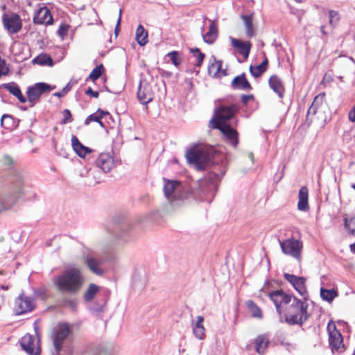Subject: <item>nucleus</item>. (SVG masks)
<instances>
[{"mask_svg": "<svg viewBox=\"0 0 355 355\" xmlns=\"http://www.w3.org/2000/svg\"><path fill=\"white\" fill-rule=\"evenodd\" d=\"M84 281L81 270L77 268H71L57 277L55 284L60 291L74 295L81 289Z\"/></svg>", "mask_w": 355, "mask_h": 355, "instance_id": "obj_1", "label": "nucleus"}, {"mask_svg": "<svg viewBox=\"0 0 355 355\" xmlns=\"http://www.w3.org/2000/svg\"><path fill=\"white\" fill-rule=\"evenodd\" d=\"M226 159L223 156L218 159L215 158L211 171L203 180H200V187L202 192H209L213 196L218 183L226 172Z\"/></svg>", "mask_w": 355, "mask_h": 355, "instance_id": "obj_2", "label": "nucleus"}, {"mask_svg": "<svg viewBox=\"0 0 355 355\" xmlns=\"http://www.w3.org/2000/svg\"><path fill=\"white\" fill-rule=\"evenodd\" d=\"M324 94L316 96L309 107L303 125L308 128L313 123L323 127L326 123Z\"/></svg>", "mask_w": 355, "mask_h": 355, "instance_id": "obj_3", "label": "nucleus"}, {"mask_svg": "<svg viewBox=\"0 0 355 355\" xmlns=\"http://www.w3.org/2000/svg\"><path fill=\"white\" fill-rule=\"evenodd\" d=\"M288 309V315L286 317V322L291 325H302L309 318L307 312L308 304L306 300L302 301L294 297Z\"/></svg>", "mask_w": 355, "mask_h": 355, "instance_id": "obj_4", "label": "nucleus"}, {"mask_svg": "<svg viewBox=\"0 0 355 355\" xmlns=\"http://www.w3.org/2000/svg\"><path fill=\"white\" fill-rule=\"evenodd\" d=\"M164 181L165 182L164 187L165 197L173 207L179 206L185 198L182 184L178 181L168 180L165 178H164Z\"/></svg>", "mask_w": 355, "mask_h": 355, "instance_id": "obj_5", "label": "nucleus"}, {"mask_svg": "<svg viewBox=\"0 0 355 355\" xmlns=\"http://www.w3.org/2000/svg\"><path fill=\"white\" fill-rule=\"evenodd\" d=\"M10 190L7 193L17 202L24 193V177L18 171H13L9 176Z\"/></svg>", "mask_w": 355, "mask_h": 355, "instance_id": "obj_6", "label": "nucleus"}, {"mask_svg": "<svg viewBox=\"0 0 355 355\" xmlns=\"http://www.w3.org/2000/svg\"><path fill=\"white\" fill-rule=\"evenodd\" d=\"M70 329L67 324H59L52 336L53 346L56 353H60L62 346L69 340Z\"/></svg>", "mask_w": 355, "mask_h": 355, "instance_id": "obj_7", "label": "nucleus"}, {"mask_svg": "<svg viewBox=\"0 0 355 355\" xmlns=\"http://www.w3.org/2000/svg\"><path fill=\"white\" fill-rule=\"evenodd\" d=\"M186 157L188 162L193 164L199 171L204 169L205 164L209 161V157L206 154L205 150L198 148L189 150Z\"/></svg>", "mask_w": 355, "mask_h": 355, "instance_id": "obj_8", "label": "nucleus"}, {"mask_svg": "<svg viewBox=\"0 0 355 355\" xmlns=\"http://www.w3.org/2000/svg\"><path fill=\"white\" fill-rule=\"evenodd\" d=\"M327 331L329 333V342L333 352H337L341 353L345 350L343 336L337 330L336 326L333 322H329L327 324Z\"/></svg>", "mask_w": 355, "mask_h": 355, "instance_id": "obj_9", "label": "nucleus"}, {"mask_svg": "<svg viewBox=\"0 0 355 355\" xmlns=\"http://www.w3.org/2000/svg\"><path fill=\"white\" fill-rule=\"evenodd\" d=\"M279 245L283 253L290 255L299 261L300 260L303 248L302 241L294 239H288L279 241Z\"/></svg>", "mask_w": 355, "mask_h": 355, "instance_id": "obj_10", "label": "nucleus"}, {"mask_svg": "<svg viewBox=\"0 0 355 355\" xmlns=\"http://www.w3.org/2000/svg\"><path fill=\"white\" fill-rule=\"evenodd\" d=\"M237 110L238 107L236 104L222 105L216 110L214 117L211 119L210 123L213 126L216 125V122L226 123V121L230 120Z\"/></svg>", "mask_w": 355, "mask_h": 355, "instance_id": "obj_11", "label": "nucleus"}, {"mask_svg": "<svg viewBox=\"0 0 355 355\" xmlns=\"http://www.w3.org/2000/svg\"><path fill=\"white\" fill-rule=\"evenodd\" d=\"M51 86L44 83H38L33 86L29 87L27 89L28 101L31 103L30 106L35 105L40 100L42 94L49 92Z\"/></svg>", "mask_w": 355, "mask_h": 355, "instance_id": "obj_12", "label": "nucleus"}, {"mask_svg": "<svg viewBox=\"0 0 355 355\" xmlns=\"http://www.w3.org/2000/svg\"><path fill=\"white\" fill-rule=\"evenodd\" d=\"M2 21L5 29L10 34L17 33L22 27L21 20L16 13L3 14Z\"/></svg>", "mask_w": 355, "mask_h": 355, "instance_id": "obj_13", "label": "nucleus"}, {"mask_svg": "<svg viewBox=\"0 0 355 355\" xmlns=\"http://www.w3.org/2000/svg\"><path fill=\"white\" fill-rule=\"evenodd\" d=\"M284 277L295 288V290L306 300L309 297V294L306 286V278L303 277H297L294 275L284 273Z\"/></svg>", "mask_w": 355, "mask_h": 355, "instance_id": "obj_14", "label": "nucleus"}, {"mask_svg": "<svg viewBox=\"0 0 355 355\" xmlns=\"http://www.w3.org/2000/svg\"><path fill=\"white\" fill-rule=\"evenodd\" d=\"M34 308L35 301L32 297L26 296L22 293L15 300V311L17 315L30 312Z\"/></svg>", "mask_w": 355, "mask_h": 355, "instance_id": "obj_15", "label": "nucleus"}, {"mask_svg": "<svg viewBox=\"0 0 355 355\" xmlns=\"http://www.w3.org/2000/svg\"><path fill=\"white\" fill-rule=\"evenodd\" d=\"M294 297L285 293L282 290L275 291L269 294V297L275 304L279 314L282 313L281 306L291 303Z\"/></svg>", "mask_w": 355, "mask_h": 355, "instance_id": "obj_16", "label": "nucleus"}, {"mask_svg": "<svg viewBox=\"0 0 355 355\" xmlns=\"http://www.w3.org/2000/svg\"><path fill=\"white\" fill-rule=\"evenodd\" d=\"M38 340L30 334H26L21 338L20 344L22 349L29 355H39L40 347Z\"/></svg>", "mask_w": 355, "mask_h": 355, "instance_id": "obj_17", "label": "nucleus"}, {"mask_svg": "<svg viewBox=\"0 0 355 355\" xmlns=\"http://www.w3.org/2000/svg\"><path fill=\"white\" fill-rule=\"evenodd\" d=\"M214 128L220 130V131L225 137L226 139L234 146L236 147L238 144V133L227 123L216 122L214 125Z\"/></svg>", "mask_w": 355, "mask_h": 355, "instance_id": "obj_18", "label": "nucleus"}, {"mask_svg": "<svg viewBox=\"0 0 355 355\" xmlns=\"http://www.w3.org/2000/svg\"><path fill=\"white\" fill-rule=\"evenodd\" d=\"M137 98L139 102L144 105H147L153 99V92L151 86L146 80L140 81Z\"/></svg>", "mask_w": 355, "mask_h": 355, "instance_id": "obj_19", "label": "nucleus"}, {"mask_svg": "<svg viewBox=\"0 0 355 355\" xmlns=\"http://www.w3.org/2000/svg\"><path fill=\"white\" fill-rule=\"evenodd\" d=\"M85 263L94 274L98 276H102L104 274V270L101 268L103 264L102 260L91 255H87L85 257Z\"/></svg>", "mask_w": 355, "mask_h": 355, "instance_id": "obj_20", "label": "nucleus"}, {"mask_svg": "<svg viewBox=\"0 0 355 355\" xmlns=\"http://www.w3.org/2000/svg\"><path fill=\"white\" fill-rule=\"evenodd\" d=\"M96 163V166L105 173L110 171L114 166V159L110 153L100 154Z\"/></svg>", "mask_w": 355, "mask_h": 355, "instance_id": "obj_21", "label": "nucleus"}, {"mask_svg": "<svg viewBox=\"0 0 355 355\" xmlns=\"http://www.w3.org/2000/svg\"><path fill=\"white\" fill-rule=\"evenodd\" d=\"M53 17L46 7L40 8L33 17V21L37 24H51Z\"/></svg>", "mask_w": 355, "mask_h": 355, "instance_id": "obj_22", "label": "nucleus"}, {"mask_svg": "<svg viewBox=\"0 0 355 355\" xmlns=\"http://www.w3.org/2000/svg\"><path fill=\"white\" fill-rule=\"evenodd\" d=\"M212 62L210 61V64L208 66V73L210 76L216 78L220 76H225L227 75L225 70H222V61L216 60L215 57H212Z\"/></svg>", "mask_w": 355, "mask_h": 355, "instance_id": "obj_23", "label": "nucleus"}, {"mask_svg": "<svg viewBox=\"0 0 355 355\" xmlns=\"http://www.w3.org/2000/svg\"><path fill=\"white\" fill-rule=\"evenodd\" d=\"M231 87L234 89H239L246 92L250 91L252 89L244 73L236 76L231 83Z\"/></svg>", "mask_w": 355, "mask_h": 355, "instance_id": "obj_24", "label": "nucleus"}, {"mask_svg": "<svg viewBox=\"0 0 355 355\" xmlns=\"http://www.w3.org/2000/svg\"><path fill=\"white\" fill-rule=\"evenodd\" d=\"M204 318L198 315L196 321H192V329L195 337L199 340L205 338V329L203 326Z\"/></svg>", "mask_w": 355, "mask_h": 355, "instance_id": "obj_25", "label": "nucleus"}, {"mask_svg": "<svg viewBox=\"0 0 355 355\" xmlns=\"http://www.w3.org/2000/svg\"><path fill=\"white\" fill-rule=\"evenodd\" d=\"M210 22L209 30L206 33H203L204 27L201 29L202 36L205 42L207 44H212L218 36V29L216 23L211 20H209Z\"/></svg>", "mask_w": 355, "mask_h": 355, "instance_id": "obj_26", "label": "nucleus"}, {"mask_svg": "<svg viewBox=\"0 0 355 355\" xmlns=\"http://www.w3.org/2000/svg\"><path fill=\"white\" fill-rule=\"evenodd\" d=\"M231 43L234 48L239 50L245 59L248 58L251 49V43L250 42H242L235 38H231Z\"/></svg>", "mask_w": 355, "mask_h": 355, "instance_id": "obj_27", "label": "nucleus"}, {"mask_svg": "<svg viewBox=\"0 0 355 355\" xmlns=\"http://www.w3.org/2000/svg\"><path fill=\"white\" fill-rule=\"evenodd\" d=\"M71 146L76 153L80 157H85L87 154L92 153V150L81 144L75 135L71 137Z\"/></svg>", "mask_w": 355, "mask_h": 355, "instance_id": "obj_28", "label": "nucleus"}, {"mask_svg": "<svg viewBox=\"0 0 355 355\" xmlns=\"http://www.w3.org/2000/svg\"><path fill=\"white\" fill-rule=\"evenodd\" d=\"M270 87L275 92L279 98H283L284 94V87L281 79L276 75H272L268 81Z\"/></svg>", "mask_w": 355, "mask_h": 355, "instance_id": "obj_29", "label": "nucleus"}, {"mask_svg": "<svg viewBox=\"0 0 355 355\" xmlns=\"http://www.w3.org/2000/svg\"><path fill=\"white\" fill-rule=\"evenodd\" d=\"M2 87L8 91L11 94L15 96L19 101V102L22 103L26 102L27 99L21 94V89L17 83L14 82L5 83L2 85Z\"/></svg>", "mask_w": 355, "mask_h": 355, "instance_id": "obj_30", "label": "nucleus"}, {"mask_svg": "<svg viewBox=\"0 0 355 355\" xmlns=\"http://www.w3.org/2000/svg\"><path fill=\"white\" fill-rule=\"evenodd\" d=\"M309 191L306 187L300 189L298 196L297 209L300 211H307L309 209Z\"/></svg>", "mask_w": 355, "mask_h": 355, "instance_id": "obj_31", "label": "nucleus"}, {"mask_svg": "<svg viewBox=\"0 0 355 355\" xmlns=\"http://www.w3.org/2000/svg\"><path fill=\"white\" fill-rule=\"evenodd\" d=\"M254 343L256 352L259 354H263L268 346L269 340L266 335L262 334L256 338Z\"/></svg>", "mask_w": 355, "mask_h": 355, "instance_id": "obj_32", "label": "nucleus"}, {"mask_svg": "<svg viewBox=\"0 0 355 355\" xmlns=\"http://www.w3.org/2000/svg\"><path fill=\"white\" fill-rule=\"evenodd\" d=\"M16 202L15 198L10 197L7 193L0 196V214L11 209Z\"/></svg>", "mask_w": 355, "mask_h": 355, "instance_id": "obj_33", "label": "nucleus"}, {"mask_svg": "<svg viewBox=\"0 0 355 355\" xmlns=\"http://www.w3.org/2000/svg\"><path fill=\"white\" fill-rule=\"evenodd\" d=\"M241 18L243 19L245 28V34L248 37H252L254 36V29L253 26V20L252 15H242Z\"/></svg>", "mask_w": 355, "mask_h": 355, "instance_id": "obj_34", "label": "nucleus"}, {"mask_svg": "<svg viewBox=\"0 0 355 355\" xmlns=\"http://www.w3.org/2000/svg\"><path fill=\"white\" fill-rule=\"evenodd\" d=\"M135 39L141 46L148 43V33L142 25L138 26L136 30Z\"/></svg>", "mask_w": 355, "mask_h": 355, "instance_id": "obj_35", "label": "nucleus"}, {"mask_svg": "<svg viewBox=\"0 0 355 355\" xmlns=\"http://www.w3.org/2000/svg\"><path fill=\"white\" fill-rule=\"evenodd\" d=\"M268 60L266 58L260 64L250 66V72L254 78L259 77L267 69Z\"/></svg>", "mask_w": 355, "mask_h": 355, "instance_id": "obj_36", "label": "nucleus"}, {"mask_svg": "<svg viewBox=\"0 0 355 355\" xmlns=\"http://www.w3.org/2000/svg\"><path fill=\"white\" fill-rule=\"evenodd\" d=\"M32 62L33 64H37L41 66H53V61L50 55L44 53L40 54L37 57H35L33 60Z\"/></svg>", "mask_w": 355, "mask_h": 355, "instance_id": "obj_37", "label": "nucleus"}, {"mask_svg": "<svg viewBox=\"0 0 355 355\" xmlns=\"http://www.w3.org/2000/svg\"><path fill=\"white\" fill-rule=\"evenodd\" d=\"M99 290L100 287L98 286L95 284H90L85 292L84 300L86 302L92 301Z\"/></svg>", "mask_w": 355, "mask_h": 355, "instance_id": "obj_38", "label": "nucleus"}, {"mask_svg": "<svg viewBox=\"0 0 355 355\" xmlns=\"http://www.w3.org/2000/svg\"><path fill=\"white\" fill-rule=\"evenodd\" d=\"M247 306L253 318H262L263 315L260 308L253 301H248Z\"/></svg>", "mask_w": 355, "mask_h": 355, "instance_id": "obj_39", "label": "nucleus"}, {"mask_svg": "<svg viewBox=\"0 0 355 355\" xmlns=\"http://www.w3.org/2000/svg\"><path fill=\"white\" fill-rule=\"evenodd\" d=\"M337 294L334 290H327L321 288L320 296L321 297L327 302H331L336 297Z\"/></svg>", "mask_w": 355, "mask_h": 355, "instance_id": "obj_40", "label": "nucleus"}, {"mask_svg": "<svg viewBox=\"0 0 355 355\" xmlns=\"http://www.w3.org/2000/svg\"><path fill=\"white\" fill-rule=\"evenodd\" d=\"M190 52L193 54V55L196 58V65L198 67H200L205 59V54L201 53L200 49L198 48L196 49H191Z\"/></svg>", "mask_w": 355, "mask_h": 355, "instance_id": "obj_41", "label": "nucleus"}, {"mask_svg": "<svg viewBox=\"0 0 355 355\" xmlns=\"http://www.w3.org/2000/svg\"><path fill=\"white\" fill-rule=\"evenodd\" d=\"M104 67L102 64L96 67L89 74V78H90L93 81H95L101 76Z\"/></svg>", "mask_w": 355, "mask_h": 355, "instance_id": "obj_42", "label": "nucleus"}, {"mask_svg": "<svg viewBox=\"0 0 355 355\" xmlns=\"http://www.w3.org/2000/svg\"><path fill=\"white\" fill-rule=\"evenodd\" d=\"M1 162L3 166L6 169H11L15 164V160L13 159V158L8 155H4L3 156Z\"/></svg>", "mask_w": 355, "mask_h": 355, "instance_id": "obj_43", "label": "nucleus"}, {"mask_svg": "<svg viewBox=\"0 0 355 355\" xmlns=\"http://www.w3.org/2000/svg\"><path fill=\"white\" fill-rule=\"evenodd\" d=\"M94 355H114L111 347L103 346L98 347L94 352Z\"/></svg>", "mask_w": 355, "mask_h": 355, "instance_id": "obj_44", "label": "nucleus"}, {"mask_svg": "<svg viewBox=\"0 0 355 355\" xmlns=\"http://www.w3.org/2000/svg\"><path fill=\"white\" fill-rule=\"evenodd\" d=\"M9 71L10 69L6 60L0 56V78L2 76L8 75Z\"/></svg>", "mask_w": 355, "mask_h": 355, "instance_id": "obj_45", "label": "nucleus"}, {"mask_svg": "<svg viewBox=\"0 0 355 355\" xmlns=\"http://www.w3.org/2000/svg\"><path fill=\"white\" fill-rule=\"evenodd\" d=\"M329 24L332 26H335L340 20V15L338 12L336 10H329Z\"/></svg>", "mask_w": 355, "mask_h": 355, "instance_id": "obj_46", "label": "nucleus"}, {"mask_svg": "<svg viewBox=\"0 0 355 355\" xmlns=\"http://www.w3.org/2000/svg\"><path fill=\"white\" fill-rule=\"evenodd\" d=\"M167 56L170 58L172 63L175 67H178L180 64L181 60L179 58V53L178 51H171L167 54Z\"/></svg>", "mask_w": 355, "mask_h": 355, "instance_id": "obj_47", "label": "nucleus"}, {"mask_svg": "<svg viewBox=\"0 0 355 355\" xmlns=\"http://www.w3.org/2000/svg\"><path fill=\"white\" fill-rule=\"evenodd\" d=\"M63 306L71 309L72 311L76 310L78 302L75 299H64L63 300Z\"/></svg>", "mask_w": 355, "mask_h": 355, "instance_id": "obj_48", "label": "nucleus"}, {"mask_svg": "<svg viewBox=\"0 0 355 355\" xmlns=\"http://www.w3.org/2000/svg\"><path fill=\"white\" fill-rule=\"evenodd\" d=\"M345 225L352 234L355 235V217L352 218L350 220L345 218Z\"/></svg>", "mask_w": 355, "mask_h": 355, "instance_id": "obj_49", "label": "nucleus"}, {"mask_svg": "<svg viewBox=\"0 0 355 355\" xmlns=\"http://www.w3.org/2000/svg\"><path fill=\"white\" fill-rule=\"evenodd\" d=\"M102 119V115H99L98 113L90 114L85 121L86 125H89L91 121L100 122Z\"/></svg>", "mask_w": 355, "mask_h": 355, "instance_id": "obj_50", "label": "nucleus"}, {"mask_svg": "<svg viewBox=\"0 0 355 355\" xmlns=\"http://www.w3.org/2000/svg\"><path fill=\"white\" fill-rule=\"evenodd\" d=\"M62 115H63L62 123L65 124L67 123H70L71 121V114L69 110H67V109L64 110V111L62 112Z\"/></svg>", "mask_w": 355, "mask_h": 355, "instance_id": "obj_51", "label": "nucleus"}, {"mask_svg": "<svg viewBox=\"0 0 355 355\" xmlns=\"http://www.w3.org/2000/svg\"><path fill=\"white\" fill-rule=\"evenodd\" d=\"M12 120V117L8 114H3L1 119V125L3 127H5L6 128H8V127H6L4 123H8L9 122H11Z\"/></svg>", "mask_w": 355, "mask_h": 355, "instance_id": "obj_52", "label": "nucleus"}, {"mask_svg": "<svg viewBox=\"0 0 355 355\" xmlns=\"http://www.w3.org/2000/svg\"><path fill=\"white\" fill-rule=\"evenodd\" d=\"M85 94H87V95H90L94 98H98V92H96V91H94L92 90V89L91 87H89L86 91H85Z\"/></svg>", "mask_w": 355, "mask_h": 355, "instance_id": "obj_53", "label": "nucleus"}, {"mask_svg": "<svg viewBox=\"0 0 355 355\" xmlns=\"http://www.w3.org/2000/svg\"><path fill=\"white\" fill-rule=\"evenodd\" d=\"M254 96L253 95L250 94V95H242V97H241V99H242V102L244 103V104H246L249 100H251V99H253Z\"/></svg>", "mask_w": 355, "mask_h": 355, "instance_id": "obj_54", "label": "nucleus"}, {"mask_svg": "<svg viewBox=\"0 0 355 355\" xmlns=\"http://www.w3.org/2000/svg\"><path fill=\"white\" fill-rule=\"evenodd\" d=\"M349 119L352 122L355 121V105L352 108V110L349 113Z\"/></svg>", "mask_w": 355, "mask_h": 355, "instance_id": "obj_55", "label": "nucleus"}, {"mask_svg": "<svg viewBox=\"0 0 355 355\" xmlns=\"http://www.w3.org/2000/svg\"><path fill=\"white\" fill-rule=\"evenodd\" d=\"M121 14H122V10L120 9L119 10V17H118V20H117V23H116V28H115V33L117 34V32H118V30H119V27L120 26V23H121Z\"/></svg>", "mask_w": 355, "mask_h": 355, "instance_id": "obj_56", "label": "nucleus"}, {"mask_svg": "<svg viewBox=\"0 0 355 355\" xmlns=\"http://www.w3.org/2000/svg\"><path fill=\"white\" fill-rule=\"evenodd\" d=\"M332 80V78L330 75L325 74L324 76V82H330Z\"/></svg>", "mask_w": 355, "mask_h": 355, "instance_id": "obj_57", "label": "nucleus"}, {"mask_svg": "<svg viewBox=\"0 0 355 355\" xmlns=\"http://www.w3.org/2000/svg\"><path fill=\"white\" fill-rule=\"evenodd\" d=\"M97 113L99 114V115H102V118L105 116V115H107L109 113L107 112H105V111H103V110H98L97 111Z\"/></svg>", "mask_w": 355, "mask_h": 355, "instance_id": "obj_58", "label": "nucleus"}, {"mask_svg": "<svg viewBox=\"0 0 355 355\" xmlns=\"http://www.w3.org/2000/svg\"><path fill=\"white\" fill-rule=\"evenodd\" d=\"M93 310L96 311V312H102V311H103V306H100L97 309H94Z\"/></svg>", "mask_w": 355, "mask_h": 355, "instance_id": "obj_59", "label": "nucleus"}, {"mask_svg": "<svg viewBox=\"0 0 355 355\" xmlns=\"http://www.w3.org/2000/svg\"><path fill=\"white\" fill-rule=\"evenodd\" d=\"M350 250L351 251L355 254V242L350 245Z\"/></svg>", "mask_w": 355, "mask_h": 355, "instance_id": "obj_60", "label": "nucleus"}, {"mask_svg": "<svg viewBox=\"0 0 355 355\" xmlns=\"http://www.w3.org/2000/svg\"><path fill=\"white\" fill-rule=\"evenodd\" d=\"M249 159L253 162H254V155L252 153H249L248 155Z\"/></svg>", "mask_w": 355, "mask_h": 355, "instance_id": "obj_61", "label": "nucleus"}, {"mask_svg": "<svg viewBox=\"0 0 355 355\" xmlns=\"http://www.w3.org/2000/svg\"><path fill=\"white\" fill-rule=\"evenodd\" d=\"M320 31L322 32V33L324 35V34H326V32L324 31V26H321L320 27Z\"/></svg>", "mask_w": 355, "mask_h": 355, "instance_id": "obj_62", "label": "nucleus"}, {"mask_svg": "<svg viewBox=\"0 0 355 355\" xmlns=\"http://www.w3.org/2000/svg\"><path fill=\"white\" fill-rule=\"evenodd\" d=\"M54 95L59 97H61L62 96V94L60 92L55 93Z\"/></svg>", "mask_w": 355, "mask_h": 355, "instance_id": "obj_63", "label": "nucleus"}, {"mask_svg": "<svg viewBox=\"0 0 355 355\" xmlns=\"http://www.w3.org/2000/svg\"><path fill=\"white\" fill-rule=\"evenodd\" d=\"M2 289L3 290H8L9 288V287L8 286H2Z\"/></svg>", "mask_w": 355, "mask_h": 355, "instance_id": "obj_64", "label": "nucleus"}]
</instances>
